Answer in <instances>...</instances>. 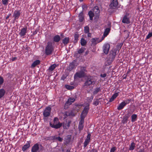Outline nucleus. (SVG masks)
<instances>
[{"label":"nucleus","instance_id":"774afa93","mask_svg":"<svg viewBox=\"0 0 152 152\" xmlns=\"http://www.w3.org/2000/svg\"><path fill=\"white\" fill-rule=\"evenodd\" d=\"M88 52H87V51H86V54H88Z\"/></svg>","mask_w":152,"mask_h":152},{"label":"nucleus","instance_id":"e2e57ef3","mask_svg":"<svg viewBox=\"0 0 152 152\" xmlns=\"http://www.w3.org/2000/svg\"><path fill=\"white\" fill-rule=\"evenodd\" d=\"M87 34H88V37H91V33H89V32H88V33Z\"/></svg>","mask_w":152,"mask_h":152},{"label":"nucleus","instance_id":"aec40b11","mask_svg":"<svg viewBox=\"0 0 152 152\" xmlns=\"http://www.w3.org/2000/svg\"><path fill=\"white\" fill-rule=\"evenodd\" d=\"M27 28L26 27L23 28L21 29L19 33V34L21 37H23L25 36L27 33Z\"/></svg>","mask_w":152,"mask_h":152},{"label":"nucleus","instance_id":"39448f33","mask_svg":"<svg viewBox=\"0 0 152 152\" xmlns=\"http://www.w3.org/2000/svg\"><path fill=\"white\" fill-rule=\"evenodd\" d=\"M75 100V99L72 97H70L69 98L67 101L66 102L64 106V109H66L68 108L69 106L72 103L74 102Z\"/></svg>","mask_w":152,"mask_h":152},{"label":"nucleus","instance_id":"2eb2a0df","mask_svg":"<svg viewBox=\"0 0 152 152\" xmlns=\"http://www.w3.org/2000/svg\"><path fill=\"white\" fill-rule=\"evenodd\" d=\"M118 4V0H113L110 5V8L111 9H115Z\"/></svg>","mask_w":152,"mask_h":152},{"label":"nucleus","instance_id":"dca6fc26","mask_svg":"<svg viewBox=\"0 0 152 152\" xmlns=\"http://www.w3.org/2000/svg\"><path fill=\"white\" fill-rule=\"evenodd\" d=\"M93 12L96 15V18H98L99 17V10L98 7H94L93 9Z\"/></svg>","mask_w":152,"mask_h":152},{"label":"nucleus","instance_id":"680f3d73","mask_svg":"<svg viewBox=\"0 0 152 152\" xmlns=\"http://www.w3.org/2000/svg\"><path fill=\"white\" fill-rule=\"evenodd\" d=\"M17 59V58L16 57H12V61H14Z\"/></svg>","mask_w":152,"mask_h":152},{"label":"nucleus","instance_id":"49530a36","mask_svg":"<svg viewBox=\"0 0 152 152\" xmlns=\"http://www.w3.org/2000/svg\"><path fill=\"white\" fill-rule=\"evenodd\" d=\"M131 101V99H128L123 101L124 103L125 104V105L127 104H129Z\"/></svg>","mask_w":152,"mask_h":152},{"label":"nucleus","instance_id":"09e8293b","mask_svg":"<svg viewBox=\"0 0 152 152\" xmlns=\"http://www.w3.org/2000/svg\"><path fill=\"white\" fill-rule=\"evenodd\" d=\"M55 139H56L57 140H58L60 142H62L63 140V138H62L61 137H60L59 136L58 137H56L55 138Z\"/></svg>","mask_w":152,"mask_h":152},{"label":"nucleus","instance_id":"f3484780","mask_svg":"<svg viewBox=\"0 0 152 152\" xmlns=\"http://www.w3.org/2000/svg\"><path fill=\"white\" fill-rule=\"evenodd\" d=\"M31 143L30 141H27L26 144L23 145L22 148V150L24 152L26 151L30 147V144Z\"/></svg>","mask_w":152,"mask_h":152},{"label":"nucleus","instance_id":"37998d69","mask_svg":"<svg viewBox=\"0 0 152 152\" xmlns=\"http://www.w3.org/2000/svg\"><path fill=\"white\" fill-rule=\"evenodd\" d=\"M85 50V48H82L78 50L77 52L78 53L80 54L83 53Z\"/></svg>","mask_w":152,"mask_h":152},{"label":"nucleus","instance_id":"3c124183","mask_svg":"<svg viewBox=\"0 0 152 152\" xmlns=\"http://www.w3.org/2000/svg\"><path fill=\"white\" fill-rule=\"evenodd\" d=\"M116 149V148L115 147H113L110 149V152H115Z\"/></svg>","mask_w":152,"mask_h":152},{"label":"nucleus","instance_id":"a18cd8bd","mask_svg":"<svg viewBox=\"0 0 152 152\" xmlns=\"http://www.w3.org/2000/svg\"><path fill=\"white\" fill-rule=\"evenodd\" d=\"M66 88L68 90H72L74 89V87L69 85H66Z\"/></svg>","mask_w":152,"mask_h":152},{"label":"nucleus","instance_id":"864d4df0","mask_svg":"<svg viewBox=\"0 0 152 152\" xmlns=\"http://www.w3.org/2000/svg\"><path fill=\"white\" fill-rule=\"evenodd\" d=\"M69 115H70V116H74L75 115V114L72 111H69Z\"/></svg>","mask_w":152,"mask_h":152},{"label":"nucleus","instance_id":"473e14b6","mask_svg":"<svg viewBox=\"0 0 152 152\" xmlns=\"http://www.w3.org/2000/svg\"><path fill=\"white\" fill-rule=\"evenodd\" d=\"M135 144L134 142L131 143L129 148V150L130 151H133L135 148Z\"/></svg>","mask_w":152,"mask_h":152},{"label":"nucleus","instance_id":"6ab92c4d","mask_svg":"<svg viewBox=\"0 0 152 152\" xmlns=\"http://www.w3.org/2000/svg\"><path fill=\"white\" fill-rule=\"evenodd\" d=\"M84 119L81 118L79 122L78 125V129L80 131H81L83 129L84 127L83 124L84 122Z\"/></svg>","mask_w":152,"mask_h":152},{"label":"nucleus","instance_id":"f257e3e1","mask_svg":"<svg viewBox=\"0 0 152 152\" xmlns=\"http://www.w3.org/2000/svg\"><path fill=\"white\" fill-rule=\"evenodd\" d=\"M54 46L51 42H48L47 43L45 48V53L46 55H49L51 54L54 50Z\"/></svg>","mask_w":152,"mask_h":152},{"label":"nucleus","instance_id":"13d9d810","mask_svg":"<svg viewBox=\"0 0 152 152\" xmlns=\"http://www.w3.org/2000/svg\"><path fill=\"white\" fill-rule=\"evenodd\" d=\"M107 76V74L106 73H104V74H101L100 76L102 77H105Z\"/></svg>","mask_w":152,"mask_h":152},{"label":"nucleus","instance_id":"ddd939ff","mask_svg":"<svg viewBox=\"0 0 152 152\" xmlns=\"http://www.w3.org/2000/svg\"><path fill=\"white\" fill-rule=\"evenodd\" d=\"M20 10H15L13 14V17L14 18V20H18L20 17L21 14Z\"/></svg>","mask_w":152,"mask_h":152},{"label":"nucleus","instance_id":"412c9836","mask_svg":"<svg viewBox=\"0 0 152 152\" xmlns=\"http://www.w3.org/2000/svg\"><path fill=\"white\" fill-rule=\"evenodd\" d=\"M85 75H83L82 73H81L80 72H76L74 75V78L75 80L76 79L77 77H79L80 78L84 77Z\"/></svg>","mask_w":152,"mask_h":152},{"label":"nucleus","instance_id":"7c9ffc66","mask_svg":"<svg viewBox=\"0 0 152 152\" xmlns=\"http://www.w3.org/2000/svg\"><path fill=\"white\" fill-rule=\"evenodd\" d=\"M88 15L90 17V19L91 20H92L93 19V17L94 15V13L93 12L91 11H89L88 12Z\"/></svg>","mask_w":152,"mask_h":152},{"label":"nucleus","instance_id":"052dcab7","mask_svg":"<svg viewBox=\"0 0 152 152\" xmlns=\"http://www.w3.org/2000/svg\"><path fill=\"white\" fill-rule=\"evenodd\" d=\"M92 152H98L97 150L96 149H93L92 150Z\"/></svg>","mask_w":152,"mask_h":152},{"label":"nucleus","instance_id":"6e6552de","mask_svg":"<svg viewBox=\"0 0 152 152\" xmlns=\"http://www.w3.org/2000/svg\"><path fill=\"white\" fill-rule=\"evenodd\" d=\"M110 48V45L107 43H105L103 45L102 49L103 52L105 54H107L109 53Z\"/></svg>","mask_w":152,"mask_h":152},{"label":"nucleus","instance_id":"58836bf2","mask_svg":"<svg viewBox=\"0 0 152 152\" xmlns=\"http://www.w3.org/2000/svg\"><path fill=\"white\" fill-rule=\"evenodd\" d=\"M64 118H66L68 116H70L69 115V111H66L63 113Z\"/></svg>","mask_w":152,"mask_h":152},{"label":"nucleus","instance_id":"6e6d98bb","mask_svg":"<svg viewBox=\"0 0 152 152\" xmlns=\"http://www.w3.org/2000/svg\"><path fill=\"white\" fill-rule=\"evenodd\" d=\"M67 75H64L61 77V79L64 80L66 77Z\"/></svg>","mask_w":152,"mask_h":152},{"label":"nucleus","instance_id":"338daca9","mask_svg":"<svg viewBox=\"0 0 152 152\" xmlns=\"http://www.w3.org/2000/svg\"><path fill=\"white\" fill-rule=\"evenodd\" d=\"M87 152H92V150H89Z\"/></svg>","mask_w":152,"mask_h":152},{"label":"nucleus","instance_id":"5701e85b","mask_svg":"<svg viewBox=\"0 0 152 152\" xmlns=\"http://www.w3.org/2000/svg\"><path fill=\"white\" fill-rule=\"evenodd\" d=\"M99 38H92L91 39V42L92 45H95L97 43H99L98 42L99 41Z\"/></svg>","mask_w":152,"mask_h":152},{"label":"nucleus","instance_id":"4be33fe9","mask_svg":"<svg viewBox=\"0 0 152 152\" xmlns=\"http://www.w3.org/2000/svg\"><path fill=\"white\" fill-rule=\"evenodd\" d=\"M40 61L39 60H37L34 61L32 64L31 66V68H34L36 66L40 64Z\"/></svg>","mask_w":152,"mask_h":152},{"label":"nucleus","instance_id":"1a4fd4ad","mask_svg":"<svg viewBox=\"0 0 152 152\" xmlns=\"http://www.w3.org/2000/svg\"><path fill=\"white\" fill-rule=\"evenodd\" d=\"M116 54V52L115 50H111L109 54L110 60L113 62L115 58Z\"/></svg>","mask_w":152,"mask_h":152},{"label":"nucleus","instance_id":"a211bd4d","mask_svg":"<svg viewBox=\"0 0 152 152\" xmlns=\"http://www.w3.org/2000/svg\"><path fill=\"white\" fill-rule=\"evenodd\" d=\"M107 25L108 28H106L105 29L104 32L103 34H104L105 36H107L109 34L111 30V24L109 23Z\"/></svg>","mask_w":152,"mask_h":152},{"label":"nucleus","instance_id":"69168bd1","mask_svg":"<svg viewBox=\"0 0 152 152\" xmlns=\"http://www.w3.org/2000/svg\"><path fill=\"white\" fill-rule=\"evenodd\" d=\"M66 152H70V149H67Z\"/></svg>","mask_w":152,"mask_h":152},{"label":"nucleus","instance_id":"7ed1b4c3","mask_svg":"<svg viewBox=\"0 0 152 152\" xmlns=\"http://www.w3.org/2000/svg\"><path fill=\"white\" fill-rule=\"evenodd\" d=\"M92 78V77L90 76H88L83 86L87 88L91 85H93L94 84L95 82L93 80Z\"/></svg>","mask_w":152,"mask_h":152},{"label":"nucleus","instance_id":"e433bc0d","mask_svg":"<svg viewBox=\"0 0 152 152\" xmlns=\"http://www.w3.org/2000/svg\"><path fill=\"white\" fill-rule=\"evenodd\" d=\"M86 71V68L85 67H81L80 68V70L79 72H80L83 73V74L85 75H86L85 74V72Z\"/></svg>","mask_w":152,"mask_h":152},{"label":"nucleus","instance_id":"c9c22d12","mask_svg":"<svg viewBox=\"0 0 152 152\" xmlns=\"http://www.w3.org/2000/svg\"><path fill=\"white\" fill-rule=\"evenodd\" d=\"M86 43V41L84 38H81L80 40V44L81 45L83 46H84L85 45Z\"/></svg>","mask_w":152,"mask_h":152},{"label":"nucleus","instance_id":"bf43d9fd","mask_svg":"<svg viewBox=\"0 0 152 152\" xmlns=\"http://www.w3.org/2000/svg\"><path fill=\"white\" fill-rule=\"evenodd\" d=\"M38 32V30L37 29L35 31L33 32V34L34 35H36L37 34V32Z\"/></svg>","mask_w":152,"mask_h":152},{"label":"nucleus","instance_id":"bb28decb","mask_svg":"<svg viewBox=\"0 0 152 152\" xmlns=\"http://www.w3.org/2000/svg\"><path fill=\"white\" fill-rule=\"evenodd\" d=\"M61 39L60 36L58 35H56L53 38V40L54 42H59Z\"/></svg>","mask_w":152,"mask_h":152},{"label":"nucleus","instance_id":"c756f323","mask_svg":"<svg viewBox=\"0 0 152 152\" xmlns=\"http://www.w3.org/2000/svg\"><path fill=\"white\" fill-rule=\"evenodd\" d=\"M57 66L56 64H54L49 66L48 70L50 71H52Z\"/></svg>","mask_w":152,"mask_h":152},{"label":"nucleus","instance_id":"de8ad7c7","mask_svg":"<svg viewBox=\"0 0 152 152\" xmlns=\"http://www.w3.org/2000/svg\"><path fill=\"white\" fill-rule=\"evenodd\" d=\"M151 37H152V32H150L146 36V39H149Z\"/></svg>","mask_w":152,"mask_h":152},{"label":"nucleus","instance_id":"ea45409f","mask_svg":"<svg viewBox=\"0 0 152 152\" xmlns=\"http://www.w3.org/2000/svg\"><path fill=\"white\" fill-rule=\"evenodd\" d=\"M100 91V87H97L96 88L93 92V94L94 95L96 94Z\"/></svg>","mask_w":152,"mask_h":152},{"label":"nucleus","instance_id":"f8f14e48","mask_svg":"<svg viewBox=\"0 0 152 152\" xmlns=\"http://www.w3.org/2000/svg\"><path fill=\"white\" fill-rule=\"evenodd\" d=\"M129 13H126V14L124 16L122 22L124 23H126L129 24L130 23V20L129 17L127 16H129Z\"/></svg>","mask_w":152,"mask_h":152},{"label":"nucleus","instance_id":"f704fd0d","mask_svg":"<svg viewBox=\"0 0 152 152\" xmlns=\"http://www.w3.org/2000/svg\"><path fill=\"white\" fill-rule=\"evenodd\" d=\"M5 93V91L4 89H0V99L4 95Z\"/></svg>","mask_w":152,"mask_h":152},{"label":"nucleus","instance_id":"4c0bfd02","mask_svg":"<svg viewBox=\"0 0 152 152\" xmlns=\"http://www.w3.org/2000/svg\"><path fill=\"white\" fill-rule=\"evenodd\" d=\"M101 99V98H99V99H97L96 100H94L93 103V105L96 106L97 105L99 104V100Z\"/></svg>","mask_w":152,"mask_h":152},{"label":"nucleus","instance_id":"603ef678","mask_svg":"<svg viewBox=\"0 0 152 152\" xmlns=\"http://www.w3.org/2000/svg\"><path fill=\"white\" fill-rule=\"evenodd\" d=\"M4 82V80L3 78L0 76V85H2Z\"/></svg>","mask_w":152,"mask_h":152},{"label":"nucleus","instance_id":"cd10ccee","mask_svg":"<svg viewBox=\"0 0 152 152\" xmlns=\"http://www.w3.org/2000/svg\"><path fill=\"white\" fill-rule=\"evenodd\" d=\"M79 37V34H78L77 32L75 33L74 36V40L73 41L74 43H76L77 42Z\"/></svg>","mask_w":152,"mask_h":152},{"label":"nucleus","instance_id":"9b49d317","mask_svg":"<svg viewBox=\"0 0 152 152\" xmlns=\"http://www.w3.org/2000/svg\"><path fill=\"white\" fill-rule=\"evenodd\" d=\"M134 111V110H131L130 111H129L127 113V116H125L123 119L122 122L123 124H125L127 123L128 120V119L130 115L133 113Z\"/></svg>","mask_w":152,"mask_h":152},{"label":"nucleus","instance_id":"0eeeda50","mask_svg":"<svg viewBox=\"0 0 152 152\" xmlns=\"http://www.w3.org/2000/svg\"><path fill=\"white\" fill-rule=\"evenodd\" d=\"M78 65V63L77 62L76 60H74L71 63H70L69 65L68 69L71 71L74 68H75V66Z\"/></svg>","mask_w":152,"mask_h":152},{"label":"nucleus","instance_id":"8fccbe9b","mask_svg":"<svg viewBox=\"0 0 152 152\" xmlns=\"http://www.w3.org/2000/svg\"><path fill=\"white\" fill-rule=\"evenodd\" d=\"M76 107L78 108V110H79V109L81 108L83 106V104H75Z\"/></svg>","mask_w":152,"mask_h":152},{"label":"nucleus","instance_id":"20e7f679","mask_svg":"<svg viewBox=\"0 0 152 152\" xmlns=\"http://www.w3.org/2000/svg\"><path fill=\"white\" fill-rule=\"evenodd\" d=\"M89 109V105L86 106L84 108L80 115L81 118L84 119L87 115Z\"/></svg>","mask_w":152,"mask_h":152},{"label":"nucleus","instance_id":"79ce46f5","mask_svg":"<svg viewBox=\"0 0 152 152\" xmlns=\"http://www.w3.org/2000/svg\"><path fill=\"white\" fill-rule=\"evenodd\" d=\"M89 28L88 26H86L84 27V31L85 33H87L89 32Z\"/></svg>","mask_w":152,"mask_h":152},{"label":"nucleus","instance_id":"c85d7f7f","mask_svg":"<svg viewBox=\"0 0 152 152\" xmlns=\"http://www.w3.org/2000/svg\"><path fill=\"white\" fill-rule=\"evenodd\" d=\"M125 106V104L122 102L119 104V105L117 107V109L118 110H121Z\"/></svg>","mask_w":152,"mask_h":152},{"label":"nucleus","instance_id":"f03ea898","mask_svg":"<svg viewBox=\"0 0 152 152\" xmlns=\"http://www.w3.org/2000/svg\"><path fill=\"white\" fill-rule=\"evenodd\" d=\"M54 124L50 123V126L53 128L55 129H58L60 128L62 125V123H60L57 117H55L53 120Z\"/></svg>","mask_w":152,"mask_h":152},{"label":"nucleus","instance_id":"2f4dec72","mask_svg":"<svg viewBox=\"0 0 152 152\" xmlns=\"http://www.w3.org/2000/svg\"><path fill=\"white\" fill-rule=\"evenodd\" d=\"M137 115L135 114H133L131 116V121L134 122L137 120Z\"/></svg>","mask_w":152,"mask_h":152},{"label":"nucleus","instance_id":"9d476101","mask_svg":"<svg viewBox=\"0 0 152 152\" xmlns=\"http://www.w3.org/2000/svg\"><path fill=\"white\" fill-rule=\"evenodd\" d=\"M40 147H42L41 145L39 144L38 143L34 144L32 147L31 152H37L38 151Z\"/></svg>","mask_w":152,"mask_h":152},{"label":"nucleus","instance_id":"72a5a7b5","mask_svg":"<svg viewBox=\"0 0 152 152\" xmlns=\"http://www.w3.org/2000/svg\"><path fill=\"white\" fill-rule=\"evenodd\" d=\"M67 138L65 140V144H68L71 141V136L69 135H68L66 137Z\"/></svg>","mask_w":152,"mask_h":152},{"label":"nucleus","instance_id":"393cba45","mask_svg":"<svg viewBox=\"0 0 152 152\" xmlns=\"http://www.w3.org/2000/svg\"><path fill=\"white\" fill-rule=\"evenodd\" d=\"M79 20L80 22H81L83 21L84 17L83 15V12L80 13L78 15Z\"/></svg>","mask_w":152,"mask_h":152},{"label":"nucleus","instance_id":"a19ab883","mask_svg":"<svg viewBox=\"0 0 152 152\" xmlns=\"http://www.w3.org/2000/svg\"><path fill=\"white\" fill-rule=\"evenodd\" d=\"M71 122L70 121H69L68 123L64 125L63 126L64 128L66 129H68L70 126Z\"/></svg>","mask_w":152,"mask_h":152},{"label":"nucleus","instance_id":"423d86ee","mask_svg":"<svg viewBox=\"0 0 152 152\" xmlns=\"http://www.w3.org/2000/svg\"><path fill=\"white\" fill-rule=\"evenodd\" d=\"M51 108L49 106L46 107L44 110L43 115L44 117H47L49 116L51 112Z\"/></svg>","mask_w":152,"mask_h":152},{"label":"nucleus","instance_id":"b1692460","mask_svg":"<svg viewBox=\"0 0 152 152\" xmlns=\"http://www.w3.org/2000/svg\"><path fill=\"white\" fill-rule=\"evenodd\" d=\"M69 38L68 37H66L63 39L62 42L64 45H66L69 43Z\"/></svg>","mask_w":152,"mask_h":152},{"label":"nucleus","instance_id":"0e129e2a","mask_svg":"<svg viewBox=\"0 0 152 152\" xmlns=\"http://www.w3.org/2000/svg\"><path fill=\"white\" fill-rule=\"evenodd\" d=\"M11 15V14H9V15H8L7 16H6V19H8V18H9L10 16Z\"/></svg>","mask_w":152,"mask_h":152},{"label":"nucleus","instance_id":"5fc2aeb1","mask_svg":"<svg viewBox=\"0 0 152 152\" xmlns=\"http://www.w3.org/2000/svg\"><path fill=\"white\" fill-rule=\"evenodd\" d=\"M107 36H105L104 34H103V35L101 39L100 40H99L98 42H100L102 41L104 39V38Z\"/></svg>","mask_w":152,"mask_h":152},{"label":"nucleus","instance_id":"4d7b16f0","mask_svg":"<svg viewBox=\"0 0 152 152\" xmlns=\"http://www.w3.org/2000/svg\"><path fill=\"white\" fill-rule=\"evenodd\" d=\"M7 76L9 78H11L12 76V75L10 73H8L7 74Z\"/></svg>","mask_w":152,"mask_h":152},{"label":"nucleus","instance_id":"4468645a","mask_svg":"<svg viewBox=\"0 0 152 152\" xmlns=\"http://www.w3.org/2000/svg\"><path fill=\"white\" fill-rule=\"evenodd\" d=\"M91 134L90 133H88L87 136L86 138L85 139L84 143V147H86L89 144L91 141Z\"/></svg>","mask_w":152,"mask_h":152},{"label":"nucleus","instance_id":"c03bdc74","mask_svg":"<svg viewBox=\"0 0 152 152\" xmlns=\"http://www.w3.org/2000/svg\"><path fill=\"white\" fill-rule=\"evenodd\" d=\"M9 1V0H1L2 4L4 6H7L8 4Z\"/></svg>","mask_w":152,"mask_h":152},{"label":"nucleus","instance_id":"a878e982","mask_svg":"<svg viewBox=\"0 0 152 152\" xmlns=\"http://www.w3.org/2000/svg\"><path fill=\"white\" fill-rule=\"evenodd\" d=\"M118 95V93H115L113 94L111 98L110 99L109 102H113L117 96Z\"/></svg>","mask_w":152,"mask_h":152}]
</instances>
